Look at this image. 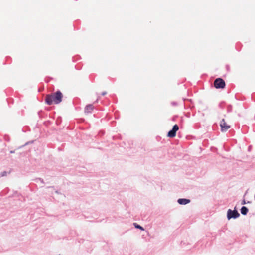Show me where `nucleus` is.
Returning a JSON list of instances; mask_svg holds the SVG:
<instances>
[{"label": "nucleus", "mask_w": 255, "mask_h": 255, "mask_svg": "<svg viewBox=\"0 0 255 255\" xmlns=\"http://www.w3.org/2000/svg\"><path fill=\"white\" fill-rule=\"evenodd\" d=\"M248 211V209L245 206H243L241 209V212L243 215H246Z\"/></svg>", "instance_id": "6e6552de"}, {"label": "nucleus", "mask_w": 255, "mask_h": 255, "mask_svg": "<svg viewBox=\"0 0 255 255\" xmlns=\"http://www.w3.org/2000/svg\"><path fill=\"white\" fill-rule=\"evenodd\" d=\"M221 130L222 132H226L230 128V126L225 121L224 119H222L220 124Z\"/></svg>", "instance_id": "7ed1b4c3"}, {"label": "nucleus", "mask_w": 255, "mask_h": 255, "mask_svg": "<svg viewBox=\"0 0 255 255\" xmlns=\"http://www.w3.org/2000/svg\"><path fill=\"white\" fill-rule=\"evenodd\" d=\"M190 202V200L186 199H179L178 200V203L180 204L185 205Z\"/></svg>", "instance_id": "0eeeda50"}, {"label": "nucleus", "mask_w": 255, "mask_h": 255, "mask_svg": "<svg viewBox=\"0 0 255 255\" xmlns=\"http://www.w3.org/2000/svg\"><path fill=\"white\" fill-rule=\"evenodd\" d=\"M93 109L94 107L93 105H88L85 108V112L86 113H90L93 110Z\"/></svg>", "instance_id": "423d86ee"}, {"label": "nucleus", "mask_w": 255, "mask_h": 255, "mask_svg": "<svg viewBox=\"0 0 255 255\" xmlns=\"http://www.w3.org/2000/svg\"><path fill=\"white\" fill-rule=\"evenodd\" d=\"M179 129V127L177 125H175L172 129L168 133L167 136L170 138L174 137L176 136V133Z\"/></svg>", "instance_id": "39448f33"}, {"label": "nucleus", "mask_w": 255, "mask_h": 255, "mask_svg": "<svg viewBox=\"0 0 255 255\" xmlns=\"http://www.w3.org/2000/svg\"><path fill=\"white\" fill-rule=\"evenodd\" d=\"M62 93L60 91H57L55 93L46 95L45 101L49 105L58 104L62 101Z\"/></svg>", "instance_id": "f257e3e1"}, {"label": "nucleus", "mask_w": 255, "mask_h": 255, "mask_svg": "<svg viewBox=\"0 0 255 255\" xmlns=\"http://www.w3.org/2000/svg\"><path fill=\"white\" fill-rule=\"evenodd\" d=\"M214 85L216 88H224L225 86V83L224 80L221 78L216 79L214 82Z\"/></svg>", "instance_id": "f03ea898"}, {"label": "nucleus", "mask_w": 255, "mask_h": 255, "mask_svg": "<svg viewBox=\"0 0 255 255\" xmlns=\"http://www.w3.org/2000/svg\"><path fill=\"white\" fill-rule=\"evenodd\" d=\"M239 216V213L236 210L232 211L231 209H229L227 212V217L228 219H230L232 218H236Z\"/></svg>", "instance_id": "20e7f679"}, {"label": "nucleus", "mask_w": 255, "mask_h": 255, "mask_svg": "<svg viewBox=\"0 0 255 255\" xmlns=\"http://www.w3.org/2000/svg\"><path fill=\"white\" fill-rule=\"evenodd\" d=\"M106 93H107V92H103L102 93V95L103 96H104L105 95H106Z\"/></svg>", "instance_id": "9d476101"}, {"label": "nucleus", "mask_w": 255, "mask_h": 255, "mask_svg": "<svg viewBox=\"0 0 255 255\" xmlns=\"http://www.w3.org/2000/svg\"><path fill=\"white\" fill-rule=\"evenodd\" d=\"M133 225H134V227H135L136 228H137V229H140V230H142V231H144V228H143L142 227H141V226H140V225H138L137 223H134L133 224Z\"/></svg>", "instance_id": "1a4fd4ad"}]
</instances>
